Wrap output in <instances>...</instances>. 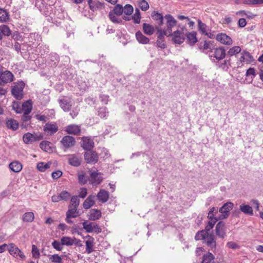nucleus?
I'll list each match as a JSON object with an SVG mask.
<instances>
[{
	"mask_svg": "<svg viewBox=\"0 0 263 263\" xmlns=\"http://www.w3.org/2000/svg\"><path fill=\"white\" fill-rule=\"evenodd\" d=\"M195 239L196 240H203V242L210 248L212 251L216 249V242L215 236L213 234H209L205 230H201L198 232L195 235Z\"/></svg>",
	"mask_w": 263,
	"mask_h": 263,
	"instance_id": "1",
	"label": "nucleus"
},
{
	"mask_svg": "<svg viewBox=\"0 0 263 263\" xmlns=\"http://www.w3.org/2000/svg\"><path fill=\"white\" fill-rule=\"evenodd\" d=\"M187 30L185 27L181 28L179 30H177L172 34V40L175 44H181L185 40L186 32Z\"/></svg>",
	"mask_w": 263,
	"mask_h": 263,
	"instance_id": "2",
	"label": "nucleus"
},
{
	"mask_svg": "<svg viewBox=\"0 0 263 263\" xmlns=\"http://www.w3.org/2000/svg\"><path fill=\"white\" fill-rule=\"evenodd\" d=\"M8 251L10 254L14 257H19L22 260L25 259V255L23 252L13 243L8 245Z\"/></svg>",
	"mask_w": 263,
	"mask_h": 263,
	"instance_id": "3",
	"label": "nucleus"
},
{
	"mask_svg": "<svg viewBox=\"0 0 263 263\" xmlns=\"http://www.w3.org/2000/svg\"><path fill=\"white\" fill-rule=\"evenodd\" d=\"M82 224L83 229L87 233H96L98 234L102 231V229L95 222L85 221Z\"/></svg>",
	"mask_w": 263,
	"mask_h": 263,
	"instance_id": "4",
	"label": "nucleus"
},
{
	"mask_svg": "<svg viewBox=\"0 0 263 263\" xmlns=\"http://www.w3.org/2000/svg\"><path fill=\"white\" fill-rule=\"evenodd\" d=\"M42 139L43 136L41 134H32L30 133L24 134L23 137V141L26 144H31Z\"/></svg>",
	"mask_w": 263,
	"mask_h": 263,
	"instance_id": "5",
	"label": "nucleus"
},
{
	"mask_svg": "<svg viewBox=\"0 0 263 263\" xmlns=\"http://www.w3.org/2000/svg\"><path fill=\"white\" fill-rule=\"evenodd\" d=\"M14 76L8 70H2L0 74V85H3L13 81Z\"/></svg>",
	"mask_w": 263,
	"mask_h": 263,
	"instance_id": "6",
	"label": "nucleus"
},
{
	"mask_svg": "<svg viewBox=\"0 0 263 263\" xmlns=\"http://www.w3.org/2000/svg\"><path fill=\"white\" fill-rule=\"evenodd\" d=\"M24 87V83L21 82L14 85L12 88V94L16 99L21 100L23 98V91Z\"/></svg>",
	"mask_w": 263,
	"mask_h": 263,
	"instance_id": "7",
	"label": "nucleus"
},
{
	"mask_svg": "<svg viewBox=\"0 0 263 263\" xmlns=\"http://www.w3.org/2000/svg\"><path fill=\"white\" fill-rule=\"evenodd\" d=\"M233 207V203L231 202L224 203L219 209V212L221 214L219 218L221 219L226 218L228 216L229 212L232 209Z\"/></svg>",
	"mask_w": 263,
	"mask_h": 263,
	"instance_id": "8",
	"label": "nucleus"
},
{
	"mask_svg": "<svg viewBox=\"0 0 263 263\" xmlns=\"http://www.w3.org/2000/svg\"><path fill=\"white\" fill-rule=\"evenodd\" d=\"M211 53V57H213L218 61L223 59L226 56V50L223 47L213 49Z\"/></svg>",
	"mask_w": 263,
	"mask_h": 263,
	"instance_id": "9",
	"label": "nucleus"
},
{
	"mask_svg": "<svg viewBox=\"0 0 263 263\" xmlns=\"http://www.w3.org/2000/svg\"><path fill=\"white\" fill-rule=\"evenodd\" d=\"M61 143L63 147L67 149L73 146L76 144V140L72 136H65L61 140Z\"/></svg>",
	"mask_w": 263,
	"mask_h": 263,
	"instance_id": "10",
	"label": "nucleus"
},
{
	"mask_svg": "<svg viewBox=\"0 0 263 263\" xmlns=\"http://www.w3.org/2000/svg\"><path fill=\"white\" fill-rule=\"evenodd\" d=\"M87 2L90 9L93 12L104 8V3L99 1L87 0Z\"/></svg>",
	"mask_w": 263,
	"mask_h": 263,
	"instance_id": "11",
	"label": "nucleus"
},
{
	"mask_svg": "<svg viewBox=\"0 0 263 263\" xmlns=\"http://www.w3.org/2000/svg\"><path fill=\"white\" fill-rule=\"evenodd\" d=\"M85 160L88 163H95L98 160L97 154L93 151H88L84 155Z\"/></svg>",
	"mask_w": 263,
	"mask_h": 263,
	"instance_id": "12",
	"label": "nucleus"
},
{
	"mask_svg": "<svg viewBox=\"0 0 263 263\" xmlns=\"http://www.w3.org/2000/svg\"><path fill=\"white\" fill-rule=\"evenodd\" d=\"M164 19L166 20L167 31L169 35L171 34L172 27L175 26L177 24L176 20L173 16L170 14H166L164 16Z\"/></svg>",
	"mask_w": 263,
	"mask_h": 263,
	"instance_id": "13",
	"label": "nucleus"
},
{
	"mask_svg": "<svg viewBox=\"0 0 263 263\" xmlns=\"http://www.w3.org/2000/svg\"><path fill=\"white\" fill-rule=\"evenodd\" d=\"M216 39L220 43L227 45H230L233 43L232 39L226 34L223 33H218L216 36Z\"/></svg>",
	"mask_w": 263,
	"mask_h": 263,
	"instance_id": "14",
	"label": "nucleus"
},
{
	"mask_svg": "<svg viewBox=\"0 0 263 263\" xmlns=\"http://www.w3.org/2000/svg\"><path fill=\"white\" fill-rule=\"evenodd\" d=\"M103 180V177L100 173L97 172L90 174L89 181L94 186L99 184Z\"/></svg>",
	"mask_w": 263,
	"mask_h": 263,
	"instance_id": "15",
	"label": "nucleus"
},
{
	"mask_svg": "<svg viewBox=\"0 0 263 263\" xmlns=\"http://www.w3.org/2000/svg\"><path fill=\"white\" fill-rule=\"evenodd\" d=\"M82 147L85 150L90 151L94 146V142L92 139L87 137H84L82 139Z\"/></svg>",
	"mask_w": 263,
	"mask_h": 263,
	"instance_id": "16",
	"label": "nucleus"
},
{
	"mask_svg": "<svg viewBox=\"0 0 263 263\" xmlns=\"http://www.w3.org/2000/svg\"><path fill=\"white\" fill-rule=\"evenodd\" d=\"M216 235L220 238H223L226 236L224 223L219 221L216 225L215 229Z\"/></svg>",
	"mask_w": 263,
	"mask_h": 263,
	"instance_id": "17",
	"label": "nucleus"
},
{
	"mask_svg": "<svg viewBox=\"0 0 263 263\" xmlns=\"http://www.w3.org/2000/svg\"><path fill=\"white\" fill-rule=\"evenodd\" d=\"M67 157L68 162L70 165L77 167L81 164L80 159L77 155H69Z\"/></svg>",
	"mask_w": 263,
	"mask_h": 263,
	"instance_id": "18",
	"label": "nucleus"
},
{
	"mask_svg": "<svg viewBox=\"0 0 263 263\" xmlns=\"http://www.w3.org/2000/svg\"><path fill=\"white\" fill-rule=\"evenodd\" d=\"M98 200L102 202H107L109 198V193L105 190H100L97 195Z\"/></svg>",
	"mask_w": 263,
	"mask_h": 263,
	"instance_id": "19",
	"label": "nucleus"
},
{
	"mask_svg": "<svg viewBox=\"0 0 263 263\" xmlns=\"http://www.w3.org/2000/svg\"><path fill=\"white\" fill-rule=\"evenodd\" d=\"M101 212L99 210L91 209L90 210L88 215V219L90 220L95 221L100 218Z\"/></svg>",
	"mask_w": 263,
	"mask_h": 263,
	"instance_id": "20",
	"label": "nucleus"
},
{
	"mask_svg": "<svg viewBox=\"0 0 263 263\" xmlns=\"http://www.w3.org/2000/svg\"><path fill=\"white\" fill-rule=\"evenodd\" d=\"M66 131L69 134L78 135L81 132L80 127L77 125H70L66 127Z\"/></svg>",
	"mask_w": 263,
	"mask_h": 263,
	"instance_id": "21",
	"label": "nucleus"
},
{
	"mask_svg": "<svg viewBox=\"0 0 263 263\" xmlns=\"http://www.w3.org/2000/svg\"><path fill=\"white\" fill-rule=\"evenodd\" d=\"M253 57L249 52L243 51L241 52V57H240L241 62L249 63L253 61Z\"/></svg>",
	"mask_w": 263,
	"mask_h": 263,
	"instance_id": "22",
	"label": "nucleus"
},
{
	"mask_svg": "<svg viewBox=\"0 0 263 263\" xmlns=\"http://www.w3.org/2000/svg\"><path fill=\"white\" fill-rule=\"evenodd\" d=\"M88 239L86 241V252L87 254L92 253L94 250L93 247L94 246V238L90 236H88Z\"/></svg>",
	"mask_w": 263,
	"mask_h": 263,
	"instance_id": "23",
	"label": "nucleus"
},
{
	"mask_svg": "<svg viewBox=\"0 0 263 263\" xmlns=\"http://www.w3.org/2000/svg\"><path fill=\"white\" fill-rule=\"evenodd\" d=\"M95 196H89L83 202V208L85 209H88L91 207L95 204Z\"/></svg>",
	"mask_w": 263,
	"mask_h": 263,
	"instance_id": "24",
	"label": "nucleus"
},
{
	"mask_svg": "<svg viewBox=\"0 0 263 263\" xmlns=\"http://www.w3.org/2000/svg\"><path fill=\"white\" fill-rule=\"evenodd\" d=\"M59 103L61 107L64 111H68L70 110L71 104L68 100L66 99L59 100Z\"/></svg>",
	"mask_w": 263,
	"mask_h": 263,
	"instance_id": "25",
	"label": "nucleus"
},
{
	"mask_svg": "<svg viewBox=\"0 0 263 263\" xmlns=\"http://www.w3.org/2000/svg\"><path fill=\"white\" fill-rule=\"evenodd\" d=\"M52 144L49 141H43L41 142L40 146L43 151L48 153H51L52 152Z\"/></svg>",
	"mask_w": 263,
	"mask_h": 263,
	"instance_id": "26",
	"label": "nucleus"
},
{
	"mask_svg": "<svg viewBox=\"0 0 263 263\" xmlns=\"http://www.w3.org/2000/svg\"><path fill=\"white\" fill-rule=\"evenodd\" d=\"M239 210L245 214L249 215H253V211L251 206L248 204H242L239 206Z\"/></svg>",
	"mask_w": 263,
	"mask_h": 263,
	"instance_id": "27",
	"label": "nucleus"
},
{
	"mask_svg": "<svg viewBox=\"0 0 263 263\" xmlns=\"http://www.w3.org/2000/svg\"><path fill=\"white\" fill-rule=\"evenodd\" d=\"M136 37L138 42L141 44H146L149 42V39L144 36L142 32L139 31L136 32Z\"/></svg>",
	"mask_w": 263,
	"mask_h": 263,
	"instance_id": "28",
	"label": "nucleus"
},
{
	"mask_svg": "<svg viewBox=\"0 0 263 263\" xmlns=\"http://www.w3.org/2000/svg\"><path fill=\"white\" fill-rule=\"evenodd\" d=\"M185 36L187 37L189 44L192 46L194 45L197 42L196 33L195 32H190L187 34L186 33Z\"/></svg>",
	"mask_w": 263,
	"mask_h": 263,
	"instance_id": "29",
	"label": "nucleus"
},
{
	"mask_svg": "<svg viewBox=\"0 0 263 263\" xmlns=\"http://www.w3.org/2000/svg\"><path fill=\"white\" fill-rule=\"evenodd\" d=\"M10 168L14 172H20L22 169V164L18 161H13L9 164Z\"/></svg>",
	"mask_w": 263,
	"mask_h": 263,
	"instance_id": "30",
	"label": "nucleus"
},
{
	"mask_svg": "<svg viewBox=\"0 0 263 263\" xmlns=\"http://www.w3.org/2000/svg\"><path fill=\"white\" fill-rule=\"evenodd\" d=\"M78 208L69 206L68 210L66 212L67 218H76L78 215Z\"/></svg>",
	"mask_w": 263,
	"mask_h": 263,
	"instance_id": "31",
	"label": "nucleus"
},
{
	"mask_svg": "<svg viewBox=\"0 0 263 263\" xmlns=\"http://www.w3.org/2000/svg\"><path fill=\"white\" fill-rule=\"evenodd\" d=\"M44 129L45 131L50 132V135H52L58 131V127L55 124H46Z\"/></svg>",
	"mask_w": 263,
	"mask_h": 263,
	"instance_id": "32",
	"label": "nucleus"
},
{
	"mask_svg": "<svg viewBox=\"0 0 263 263\" xmlns=\"http://www.w3.org/2000/svg\"><path fill=\"white\" fill-rule=\"evenodd\" d=\"M198 26L199 30L203 34L205 35L208 32L211 31L209 27L205 24L202 23L200 20L198 21Z\"/></svg>",
	"mask_w": 263,
	"mask_h": 263,
	"instance_id": "33",
	"label": "nucleus"
},
{
	"mask_svg": "<svg viewBox=\"0 0 263 263\" xmlns=\"http://www.w3.org/2000/svg\"><path fill=\"white\" fill-rule=\"evenodd\" d=\"M143 30L145 34L151 35L154 33L155 29L152 25L147 23H143Z\"/></svg>",
	"mask_w": 263,
	"mask_h": 263,
	"instance_id": "34",
	"label": "nucleus"
},
{
	"mask_svg": "<svg viewBox=\"0 0 263 263\" xmlns=\"http://www.w3.org/2000/svg\"><path fill=\"white\" fill-rule=\"evenodd\" d=\"M32 109V104L31 101L28 100L22 104V110L26 114H29Z\"/></svg>",
	"mask_w": 263,
	"mask_h": 263,
	"instance_id": "35",
	"label": "nucleus"
},
{
	"mask_svg": "<svg viewBox=\"0 0 263 263\" xmlns=\"http://www.w3.org/2000/svg\"><path fill=\"white\" fill-rule=\"evenodd\" d=\"M6 125L8 128L15 130L18 128V123L16 120L10 119L6 121Z\"/></svg>",
	"mask_w": 263,
	"mask_h": 263,
	"instance_id": "36",
	"label": "nucleus"
},
{
	"mask_svg": "<svg viewBox=\"0 0 263 263\" xmlns=\"http://www.w3.org/2000/svg\"><path fill=\"white\" fill-rule=\"evenodd\" d=\"M152 17L153 20L157 21L159 26H161L163 24V17L161 13L156 11H154L152 15Z\"/></svg>",
	"mask_w": 263,
	"mask_h": 263,
	"instance_id": "37",
	"label": "nucleus"
},
{
	"mask_svg": "<svg viewBox=\"0 0 263 263\" xmlns=\"http://www.w3.org/2000/svg\"><path fill=\"white\" fill-rule=\"evenodd\" d=\"M73 239L74 237L64 236L61 239V241L63 246H70L73 245Z\"/></svg>",
	"mask_w": 263,
	"mask_h": 263,
	"instance_id": "38",
	"label": "nucleus"
},
{
	"mask_svg": "<svg viewBox=\"0 0 263 263\" xmlns=\"http://www.w3.org/2000/svg\"><path fill=\"white\" fill-rule=\"evenodd\" d=\"M51 165V162H48V163H45L44 162H41L37 164V168L41 172H45L46 170L49 168Z\"/></svg>",
	"mask_w": 263,
	"mask_h": 263,
	"instance_id": "39",
	"label": "nucleus"
},
{
	"mask_svg": "<svg viewBox=\"0 0 263 263\" xmlns=\"http://www.w3.org/2000/svg\"><path fill=\"white\" fill-rule=\"evenodd\" d=\"M9 19V15L8 12L3 9L0 8V22H6Z\"/></svg>",
	"mask_w": 263,
	"mask_h": 263,
	"instance_id": "40",
	"label": "nucleus"
},
{
	"mask_svg": "<svg viewBox=\"0 0 263 263\" xmlns=\"http://www.w3.org/2000/svg\"><path fill=\"white\" fill-rule=\"evenodd\" d=\"M34 218V216L32 212H26L23 216V220L25 222H31Z\"/></svg>",
	"mask_w": 263,
	"mask_h": 263,
	"instance_id": "41",
	"label": "nucleus"
},
{
	"mask_svg": "<svg viewBox=\"0 0 263 263\" xmlns=\"http://www.w3.org/2000/svg\"><path fill=\"white\" fill-rule=\"evenodd\" d=\"M210 221L208 222L207 226L205 227V231L206 232L210 231L214 227L215 223L218 221V218H209Z\"/></svg>",
	"mask_w": 263,
	"mask_h": 263,
	"instance_id": "42",
	"label": "nucleus"
},
{
	"mask_svg": "<svg viewBox=\"0 0 263 263\" xmlns=\"http://www.w3.org/2000/svg\"><path fill=\"white\" fill-rule=\"evenodd\" d=\"M120 15H117L112 12H109L108 17L110 21L114 23H121L122 20L119 17Z\"/></svg>",
	"mask_w": 263,
	"mask_h": 263,
	"instance_id": "43",
	"label": "nucleus"
},
{
	"mask_svg": "<svg viewBox=\"0 0 263 263\" xmlns=\"http://www.w3.org/2000/svg\"><path fill=\"white\" fill-rule=\"evenodd\" d=\"M199 47L200 49H203L204 50L211 49L212 44L210 41H204L200 43Z\"/></svg>",
	"mask_w": 263,
	"mask_h": 263,
	"instance_id": "44",
	"label": "nucleus"
},
{
	"mask_svg": "<svg viewBox=\"0 0 263 263\" xmlns=\"http://www.w3.org/2000/svg\"><path fill=\"white\" fill-rule=\"evenodd\" d=\"M0 31L4 35L9 36L11 34V30L9 27L6 25L0 26Z\"/></svg>",
	"mask_w": 263,
	"mask_h": 263,
	"instance_id": "45",
	"label": "nucleus"
},
{
	"mask_svg": "<svg viewBox=\"0 0 263 263\" xmlns=\"http://www.w3.org/2000/svg\"><path fill=\"white\" fill-rule=\"evenodd\" d=\"M241 51V48L239 46H235L229 49L228 52V54L230 56L234 55L237 53H239Z\"/></svg>",
	"mask_w": 263,
	"mask_h": 263,
	"instance_id": "46",
	"label": "nucleus"
},
{
	"mask_svg": "<svg viewBox=\"0 0 263 263\" xmlns=\"http://www.w3.org/2000/svg\"><path fill=\"white\" fill-rule=\"evenodd\" d=\"M214 258V255L211 253L209 252L203 255L202 263H210Z\"/></svg>",
	"mask_w": 263,
	"mask_h": 263,
	"instance_id": "47",
	"label": "nucleus"
},
{
	"mask_svg": "<svg viewBox=\"0 0 263 263\" xmlns=\"http://www.w3.org/2000/svg\"><path fill=\"white\" fill-rule=\"evenodd\" d=\"M110 12H112L117 15H121L123 12V8L119 4L117 5Z\"/></svg>",
	"mask_w": 263,
	"mask_h": 263,
	"instance_id": "48",
	"label": "nucleus"
},
{
	"mask_svg": "<svg viewBox=\"0 0 263 263\" xmlns=\"http://www.w3.org/2000/svg\"><path fill=\"white\" fill-rule=\"evenodd\" d=\"M217 65L219 67V68L223 70H227L229 68L230 63L229 61L224 60L222 62H218L217 63Z\"/></svg>",
	"mask_w": 263,
	"mask_h": 263,
	"instance_id": "49",
	"label": "nucleus"
},
{
	"mask_svg": "<svg viewBox=\"0 0 263 263\" xmlns=\"http://www.w3.org/2000/svg\"><path fill=\"white\" fill-rule=\"evenodd\" d=\"M49 260L54 263H62V258L58 254H54L49 257Z\"/></svg>",
	"mask_w": 263,
	"mask_h": 263,
	"instance_id": "50",
	"label": "nucleus"
},
{
	"mask_svg": "<svg viewBox=\"0 0 263 263\" xmlns=\"http://www.w3.org/2000/svg\"><path fill=\"white\" fill-rule=\"evenodd\" d=\"M138 6L144 11H146L149 8V5L145 0H140L138 2Z\"/></svg>",
	"mask_w": 263,
	"mask_h": 263,
	"instance_id": "51",
	"label": "nucleus"
},
{
	"mask_svg": "<svg viewBox=\"0 0 263 263\" xmlns=\"http://www.w3.org/2000/svg\"><path fill=\"white\" fill-rule=\"evenodd\" d=\"M134 23L136 24H139L141 20L140 12L138 9H136L135 12L132 16Z\"/></svg>",
	"mask_w": 263,
	"mask_h": 263,
	"instance_id": "52",
	"label": "nucleus"
},
{
	"mask_svg": "<svg viewBox=\"0 0 263 263\" xmlns=\"http://www.w3.org/2000/svg\"><path fill=\"white\" fill-rule=\"evenodd\" d=\"M242 3L246 5H261L263 0H242Z\"/></svg>",
	"mask_w": 263,
	"mask_h": 263,
	"instance_id": "53",
	"label": "nucleus"
},
{
	"mask_svg": "<svg viewBox=\"0 0 263 263\" xmlns=\"http://www.w3.org/2000/svg\"><path fill=\"white\" fill-rule=\"evenodd\" d=\"M246 76L250 78L251 81H252L253 78L256 76L255 70L254 68H250L247 70Z\"/></svg>",
	"mask_w": 263,
	"mask_h": 263,
	"instance_id": "54",
	"label": "nucleus"
},
{
	"mask_svg": "<svg viewBox=\"0 0 263 263\" xmlns=\"http://www.w3.org/2000/svg\"><path fill=\"white\" fill-rule=\"evenodd\" d=\"M31 252H32L33 258H34L35 259H38L40 258V253L39 250L37 249V247L34 245H33L32 246Z\"/></svg>",
	"mask_w": 263,
	"mask_h": 263,
	"instance_id": "55",
	"label": "nucleus"
},
{
	"mask_svg": "<svg viewBox=\"0 0 263 263\" xmlns=\"http://www.w3.org/2000/svg\"><path fill=\"white\" fill-rule=\"evenodd\" d=\"M80 203L79 198L77 196H73L71 197L70 204L69 206L78 208Z\"/></svg>",
	"mask_w": 263,
	"mask_h": 263,
	"instance_id": "56",
	"label": "nucleus"
},
{
	"mask_svg": "<svg viewBox=\"0 0 263 263\" xmlns=\"http://www.w3.org/2000/svg\"><path fill=\"white\" fill-rule=\"evenodd\" d=\"M108 112L107 111L106 107H101L98 110V116L101 118H105L108 116Z\"/></svg>",
	"mask_w": 263,
	"mask_h": 263,
	"instance_id": "57",
	"label": "nucleus"
},
{
	"mask_svg": "<svg viewBox=\"0 0 263 263\" xmlns=\"http://www.w3.org/2000/svg\"><path fill=\"white\" fill-rule=\"evenodd\" d=\"M133 7L130 5H126L123 8V12L125 14L129 15L132 14Z\"/></svg>",
	"mask_w": 263,
	"mask_h": 263,
	"instance_id": "58",
	"label": "nucleus"
},
{
	"mask_svg": "<svg viewBox=\"0 0 263 263\" xmlns=\"http://www.w3.org/2000/svg\"><path fill=\"white\" fill-rule=\"evenodd\" d=\"M52 246L53 247V248L56 249L57 251H61L63 249V245H62L61 241L60 242L57 240H54L52 242Z\"/></svg>",
	"mask_w": 263,
	"mask_h": 263,
	"instance_id": "59",
	"label": "nucleus"
},
{
	"mask_svg": "<svg viewBox=\"0 0 263 263\" xmlns=\"http://www.w3.org/2000/svg\"><path fill=\"white\" fill-rule=\"evenodd\" d=\"M158 37L157 39H164L165 35L170 36L167 30H164L162 29H159L158 30Z\"/></svg>",
	"mask_w": 263,
	"mask_h": 263,
	"instance_id": "60",
	"label": "nucleus"
},
{
	"mask_svg": "<svg viewBox=\"0 0 263 263\" xmlns=\"http://www.w3.org/2000/svg\"><path fill=\"white\" fill-rule=\"evenodd\" d=\"M61 200H68L70 197V194L65 191L62 192L60 194Z\"/></svg>",
	"mask_w": 263,
	"mask_h": 263,
	"instance_id": "61",
	"label": "nucleus"
},
{
	"mask_svg": "<svg viewBox=\"0 0 263 263\" xmlns=\"http://www.w3.org/2000/svg\"><path fill=\"white\" fill-rule=\"evenodd\" d=\"M227 246L230 249L236 250L239 249V246L236 242L233 241H230L227 242Z\"/></svg>",
	"mask_w": 263,
	"mask_h": 263,
	"instance_id": "62",
	"label": "nucleus"
},
{
	"mask_svg": "<svg viewBox=\"0 0 263 263\" xmlns=\"http://www.w3.org/2000/svg\"><path fill=\"white\" fill-rule=\"evenodd\" d=\"M157 46L164 49L166 47V44L164 42V39H157Z\"/></svg>",
	"mask_w": 263,
	"mask_h": 263,
	"instance_id": "63",
	"label": "nucleus"
},
{
	"mask_svg": "<svg viewBox=\"0 0 263 263\" xmlns=\"http://www.w3.org/2000/svg\"><path fill=\"white\" fill-rule=\"evenodd\" d=\"M87 193V191L86 188H81L80 189V191L79 192V196L82 198H84L86 196Z\"/></svg>",
	"mask_w": 263,
	"mask_h": 263,
	"instance_id": "64",
	"label": "nucleus"
}]
</instances>
